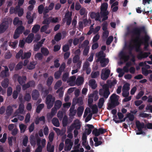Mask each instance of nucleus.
I'll return each instance as SVG.
<instances>
[{
	"mask_svg": "<svg viewBox=\"0 0 152 152\" xmlns=\"http://www.w3.org/2000/svg\"><path fill=\"white\" fill-rule=\"evenodd\" d=\"M108 7V4L107 3H103L102 4L100 7V13H102L104 12H109L107 10V9Z\"/></svg>",
	"mask_w": 152,
	"mask_h": 152,
	"instance_id": "obj_13",
	"label": "nucleus"
},
{
	"mask_svg": "<svg viewBox=\"0 0 152 152\" xmlns=\"http://www.w3.org/2000/svg\"><path fill=\"white\" fill-rule=\"evenodd\" d=\"M62 72L58 70L54 74V77L56 79H58L61 75Z\"/></svg>",
	"mask_w": 152,
	"mask_h": 152,
	"instance_id": "obj_50",
	"label": "nucleus"
},
{
	"mask_svg": "<svg viewBox=\"0 0 152 152\" xmlns=\"http://www.w3.org/2000/svg\"><path fill=\"white\" fill-rule=\"evenodd\" d=\"M41 52L44 56H48L49 53V51L48 49L44 48H41Z\"/></svg>",
	"mask_w": 152,
	"mask_h": 152,
	"instance_id": "obj_41",
	"label": "nucleus"
},
{
	"mask_svg": "<svg viewBox=\"0 0 152 152\" xmlns=\"http://www.w3.org/2000/svg\"><path fill=\"white\" fill-rule=\"evenodd\" d=\"M44 104H39L37 106V107L36 112L37 113H40V111L42 110V109L44 108Z\"/></svg>",
	"mask_w": 152,
	"mask_h": 152,
	"instance_id": "obj_44",
	"label": "nucleus"
},
{
	"mask_svg": "<svg viewBox=\"0 0 152 152\" xmlns=\"http://www.w3.org/2000/svg\"><path fill=\"white\" fill-rule=\"evenodd\" d=\"M69 76V74L68 72H66L63 74L62 79L63 81L64 82H66L68 79Z\"/></svg>",
	"mask_w": 152,
	"mask_h": 152,
	"instance_id": "obj_46",
	"label": "nucleus"
},
{
	"mask_svg": "<svg viewBox=\"0 0 152 152\" xmlns=\"http://www.w3.org/2000/svg\"><path fill=\"white\" fill-rule=\"evenodd\" d=\"M142 72L144 75L147 76L149 74L152 73V71L151 70H148L145 68H142Z\"/></svg>",
	"mask_w": 152,
	"mask_h": 152,
	"instance_id": "obj_23",
	"label": "nucleus"
},
{
	"mask_svg": "<svg viewBox=\"0 0 152 152\" xmlns=\"http://www.w3.org/2000/svg\"><path fill=\"white\" fill-rule=\"evenodd\" d=\"M86 126L88 127V129H86L85 130H87V134L88 135L91 134L92 131V129H94V127L93 125L89 124H87Z\"/></svg>",
	"mask_w": 152,
	"mask_h": 152,
	"instance_id": "obj_27",
	"label": "nucleus"
},
{
	"mask_svg": "<svg viewBox=\"0 0 152 152\" xmlns=\"http://www.w3.org/2000/svg\"><path fill=\"white\" fill-rule=\"evenodd\" d=\"M34 136L31 135L30 137V142L32 145H35L36 144V139Z\"/></svg>",
	"mask_w": 152,
	"mask_h": 152,
	"instance_id": "obj_31",
	"label": "nucleus"
},
{
	"mask_svg": "<svg viewBox=\"0 0 152 152\" xmlns=\"http://www.w3.org/2000/svg\"><path fill=\"white\" fill-rule=\"evenodd\" d=\"M120 59L123 60L124 62L127 61L129 59V55H126V53L123 51H121L119 53Z\"/></svg>",
	"mask_w": 152,
	"mask_h": 152,
	"instance_id": "obj_10",
	"label": "nucleus"
},
{
	"mask_svg": "<svg viewBox=\"0 0 152 152\" xmlns=\"http://www.w3.org/2000/svg\"><path fill=\"white\" fill-rule=\"evenodd\" d=\"M54 103V107L58 109L61 107L62 104L61 102L59 100H56Z\"/></svg>",
	"mask_w": 152,
	"mask_h": 152,
	"instance_id": "obj_39",
	"label": "nucleus"
},
{
	"mask_svg": "<svg viewBox=\"0 0 152 152\" xmlns=\"http://www.w3.org/2000/svg\"><path fill=\"white\" fill-rule=\"evenodd\" d=\"M40 28V26L38 24L35 25L32 28V32L35 33H36L39 30Z\"/></svg>",
	"mask_w": 152,
	"mask_h": 152,
	"instance_id": "obj_34",
	"label": "nucleus"
},
{
	"mask_svg": "<svg viewBox=\"0 0 152 152\" xmlns=\"http://www.w3.org/2000/svg\"><path fill=\"white\" fill-rule=\"evenodd\" d=\"M31 12L30 11H28L27 12L26 18L28 20L27 23L28 24H31L33 22L34 18L35 15L34 13L31 16Z\"/></svg>",
	"mask_w": 152,
	"mask_h": 152,
	"instance_id": "obj_8",
	"label": "nucleus"
},
{
	"mask_svg": "<svg viewBox=\"0 0 152 152\" xmlns=\"http://www.w3.org/2000/svg\"><path fill=\"white\" fill-rule=\"evenodd\" d=\"M65 17L67 19L66 25L68 26L69 25L71 24L72 19L71 16L69 15V12H67L65 14Z\"/></svg>",
	"mask_w": 152,
	"mask_h": 152,
	"instance_id": "obj_19",
	"label": "nucleus"
},
{
	"mask_svg": "<svg viewBox=\"0 0 152 152\" xmlns=\"http://www.w3.org/2000/svg\"><path fill=\"white\" fill-rule=\"evenodd\" d=\"M49 26H48V25H44L41 28L40 31L41 32H45L47 34H49L51 32L50 30L46 31L47 29L49 28Z\"/></svg>",
	"mask_w": 152,
	"mask_h": 152,
	"instance_id": "obj_18",
	"label": "nucleus"
},
{
	"mask_svg": "<svg viewBox=\"0 0 152 152\" xmlns=\"http://www.w3.org/2000/svg\"><path fill=\"white\" fill-rule=\"evenodd\" d=\"M80 58V56L78 55H75L73 58V62L74 63H76L80 61L79 60Z\"/></svg>",
	"mask_w": 152,
	"mask_h": 152,
	"instance_id": "obj_62",
	"label": "nucleus"
},
{
	"mask_svg": "<svg viewBox=\"0 0 152 152\" xmlns=\"http://www.w3.org/2000/svg\"><path fill=\"white\" fill-rule=\"evenodd\" d=\"M52 123L53 125L58 127L60 126V123L58 119L56 118H54L52 120Z\"/></svg>",
	"mask_w": 152,
	"mask_h": 152,
	"instance_id": "obj_25",
	"label": "nucleus"
},
{
	"mask_svg": "<svg viewBox=\"0 0 152 152\" xmlns=\"http://www.w3.org/2000/svg\"><path fill=\"white\" fill-rule=\"evenodd\" d=\"M63 126L64 127L66 126L68 124V118L66 116H64L62 120Z\"/></svg>",
	"mask_w": 152,
	"mask_h": 152,
	"instance_id": "obj_49",
	"label": "nucleus"
},
{
	"mask_svg": "<svg viewBox=\"0 0 152 152\" xmlns=\"http://www.w3.org/2000/svg\"><path fill=\"white\" fill-rule=\"evenodd\" d=\"M135 124L139 131H141L142 129L145 128V124L143 122L140 123L139 121H137L136 122Z\"/></svg>",
	"mask_w": 152,
	"mask_h": 152,
	"instance_id": "obj_16",
	"label": "nucleus"
},
{
	"mask_svg": "<svg viewBox=\"0 0 152 152\" xmlns=\"http://www.w3.org/2000/svg\"><path fill=\"white\" fill-rule=\"evenodd\" d=\"M84 109V107L82 106H80L77 108V115L78 116L80 117L82 115Z\"/></svg>",
	"mask_w": 152,
	"mask_h": 152,
	"instance_id": "obj_29",
	"label": "nucleus"
},
{
	"mask_svg": "<svg viewBox=\"0 0 152 152\" xmlns=\"http://www.w3.org/2000/svg\"><path fill=\"white\" fill-rule=\"evenodd\" d=\"M110 71L109 69H106L104 72H102L101 75V78L103 80H106L109 77Z\"/></svg>",
	"mask_w": 152,
	"mask_h": 152,
	"instance_id": "obj_11",
	"label": "nucleus"
},
{
	"mask_svg": "<svg viewBox=\"0 0 152 152\" xmlns=\"http://www.w3.org/2000/svg\"><path fill=\"white\" fill-rule=\"evenodd\" d=\"M24 108V104L21 103H20L18 109L17 111H18V113L22 114L23 113Z\"/></svg>",
	"mask_w": 152,
	"mask_h": 152,
	"instance_id": "obj_32",
	"label": "nucleus"
},
{
	"mask_svg": "<svg viewBox=\"0 0 152 152\" xmlns=\"http://www.w3.org/2000/svg\"><path fill=\"white\" fill-rule=\"evenodd\" d=\"M50 89V88H49L48 89H46V87H45L43 90L41 92L42 94H43L44 96H47L48 95L49 93V91Z\"/></svg>",
	"mask_w": 152,
	"mask_h": 152,
	"instance_id": "obj_42",
	"label": "nucleus"
},
{
	"mask_svg": "<svg viewBox=\"0 0 152 152\" xmlns=\"http://www.w3.org/2000/svg\"><path fill=\"white\" fill-rule=\"evenodd\" d=\"M104 102V98L102 97L99 99L98 104V107L100 109L102 107Z\"/></svg>",
	"mask_w": 152,
	"mask_h": 152,
	"instance_id": "obj_33",
	"label": "nucleus"
},
{
	"mask_svg": "<svg viewBox=\"0 0 152 152\" xmlns=\"http://www.w3.org/2000/svg\"><path fill=\"white\" fill-rule=\"evenodd\" d=\"M9 84V80L8 78H6L1 82V85L3 87L6 88L8 87Z\"/></svg>",
	"mask_w": 152,
	"mask_h": 152,
	"instance_id": "obj_22",
	"label": "nucleus"
},
{
	"mask_svg": "<svg viewBox=\"0 0 152 152\" xmlns=\"http://www.w3.org/2000/svg\"><path fill=\"white\" fill-rule=\"evenodd\" d=\"M53 80V77L52 76H50L48 79L46 84L47 86L49 87L52 84Z\"/></svg>",
	"mask_w": 152,
	"mask_h": 152,
	"instance_id": "obj_38",
	"label": "nucleus"
},
{
	"mask_svg": "<svg viewBox=\"0 0 152 152\" xmlns=\"http://www.w3.org/2000/svg\"><path fill=\"white\" fill-rule=\"evenodd\" d=\"M30 115L29 113H27L25 116V123L27 124L30 121Z\"/></svg>",
	"mask_w": 152,
	"mask_h": 152,
	"instance_id": "obj_64",
	"label": "nucleus"
},
{
	"mask_svg": "<svg viewBox=\"0 0 152 152\" xmlns=\"http://www.w3.org/2000/svg\"><path fill=\"white\" fill-rule=\"evenodd\" d=\"M31 55V53L30 52L25 53L23 56H21V59H24L29 58L30 57Z\"/></svg>",
	"mask_w": 152,
	"mask_h": 152,
	"instance_id": "obj_52",
	"label": "nucleus"
},
{
	"mask_svg": "<svg viewBox=\"0 0 152 152\" xmlns=\"http://www.w3.org/2000/svg\"><path fill=\"white\" fill-rule=\"evenodd\" d=\"M13 111V109L12 107L9 105L8 106L6 110V113L7 115H11Z\"/></svg>",
	"mask_w": 152,
	"mask_h": 152,
	"instance_id": "obj_37",
	"label": "nucleus"
},
{
	"mask_svg": "<svg viewBox=\"0 0 152 152\" xmlns=\"http://www.w3.org/2000/svg\"><path fill=\"white\" fill-rule=\"evenodd\" d=\"M76 103L78 105H81L83 104V99L82 97H80L75 99Z\"/></svg>",
	"mask_w": 152,
	"mask_h": 152,
	"instance_id": "obj_43",
	"label": "nucleus"
},
{
	"mask_svg": "<svg viewBox=\"0 0 152 152\" xmlns=\"http://www.w3.org/2000/svg\"><path fill=\"white\" fill-rule=\"evenodd\" d=\"M89 85L93 89H95L97 87V85L96 84V81L94 79H91L89 80Z\"/></svg>",
	"mask_w": 152,
	"mask_h": 152,
	"instance_id": "obj_20",
	"label": "nucleus"
},
{
	"mask_svg": "<svg viewBox=\"0 0 152 152\" xmlns=\"http://www.w3.org/2000/svg\"><path fill=\"white\" fill-rule=\"evenodd\" d=\"M28 142V138L27 136H25L23 138V141L22 144L23 145L25 146L26 147L27 146V143Z\"/></svg>",
	"mask_w": 152,
	"mask_h": 152,
	"instance_id": "obj_47",
	"label": "nucleus"
},
{
	"mask_svg": "<svg viewBox=\"0 0 152 152\" xmlns=\"http://www.w3.org/2000/svg\"><path fill=\"white\" fill-rule=\"evenodd\" d=\"M93 114H96L98 111V110L97 105L95 104L93 105L91 107Z\"/></svg>",
	"mask_w": 152,
	"mask_h": 152,
	"instance_id": "obj_55",
	"label": "nucleus"
},
{
	"mask_svg": "<svg viewBox=\"0 0 152 152\" xmlns=\"http://www.w3.org/2000/svg\"><path fill=\"white\" fill-rule=\"evenodd\" d=\"M118 96L115 94H112L110 97V101H118V99L117 98V97Z\"/></svg>",
	"mask_w": 152,
	"mask_h": 152,
	"instance_id": "obj_56",
	"label": "nucleus"
},
{
	"mask_svg": "<svg viewBox=\"0 0 152 152\" xmlns=\"http://www.w3.org/2000/svg\"><path fill=\"white\" fill-rule=\"evenodd\" d=\"M90 48L89 47H87L84 48V49L83 51V55L84 56H86L88 55Z\"/></svg>",
	"mask_w": 152,
	"mask_h": 152,
	"instance_id": "obj_60",
	"label": "nucleus"
},
{
	"mask_svg": "<svg viewBox=\"0 0 152 152\" xmlns=\"http://www.w3.org/2000/svg\"><path fill=\"white\" fill-rule=\"evenodd\" d=\"M23 65V63L22 62H19L18 63L15 67V70L16 71L18 70L21 69Z\"/></svg>",
	"mask_w": 152,
	"mask_h": 152,
	"instance_id": "obj_54",
	"label": "nucleus"
},
{
	"mask_svg": "<svg viewBox=\"0 0 152 152\" xmlns=\"http://www.w3.org/2000/svg\"><path fill=\"white\" fill-rule=\"evenodd\" d=\"M107 26L108 23L107 22L105 21L104 22L102 25V29L104 31L107 30Z\"/></svg>",
	"mask_w": 152,
	"mask_h": 152,
	"instance_id": "obj_57",
	"label": "nucleus"
},
{
	"mask_svg": "<svg viewBox=\"0 0 152 152\" xmlns=\"http://www.w3.org/2000/svg\"><path fill=\"white\" fill-rule=\"evenodd\" d=\"M113 39V37L112 36H109L107 39L106 44L107 45H110Z\"/></svg>",
	"mask_w": 152,
	"mask_h": 152,
	"instance_id": "obj_63",
	"label": "nucleus"
},
{
	"mask_svg": "<svg viewBox=\"0 0 152 152\" xmlns=\"http://www.w3.org/2000/svg\"><path fill=\"white\" fill-rule=\"evenodd\" d=\"M81 125L80 121L78 119L75 120L74 123L72 124L69 127L70 130H72L75 128L76 129H80Z\"/></svg>",
	"mask_w": 152,
	"mask_h": 152,
	"instance_id": "obj_6",
	"label": "nucleus"
},
{
	"mask_svg": "<svg viewBox=\"0 0 152 152\" xmlns=\"http://www.w3.org/2000/svg\"><path fill=\"white\" fill-rule=\"evenodd\" d=\"M119 104L118 101H110V103L108 104L107 109L108 110H111L118 106Z\"/></svg>",
	"mask_w": 152,
	"mask_h": 152,
	"instance_id": "obj_9",
	"label": "nucleus"
},
{
	"mask_svg": "<svg viewBox=\"0 0 152 152\" xmlns=\"http://www.w3.org/2000/svg\"><path fill=\"white\" fill-rule=\"evenodd\" d=\"M151 53L149 52L143 53L142 51H141L140 53L138 55L137 58L138 59L141 60L142 58L147 57Z\"/></svg>",
	"mask_w": 152,
	"mask_h": 152,
	"instance_id": "obj_12",
	"label": "nucleus"
},
{
	"mask_svg": "<svg viewBox=\"0 0 152 152\" xmlns=\"http://www.w3.org/2000/svg\"><path fill=\"white\" fill-rule=\"evenodd\" d=\"M9 22L5 21L0 24V34L4 33L8 28Z\"/></svg>",
	"mask_w": 152,
	"mask_h": 152,
	"instance_id": "obj_5",
	"label": "nucleus"
},
{
	"mask_svg": "<svg viewBox=\"0 0 152 152\" xmlns=\"http://www.w3.org/2000/svg\"><path fill=\"white\" fill-rule=\"evenodd\" d=\"M109 12H104L102 13H100L101 17H103L102 19V21L104 22L105 20L108 19V17L107 15L109 14Z\"/></svg>",
	"mask_w": 152,
	"mask_h": 152,
	"instance_id": "obj_28",
	"label": "nucleus"
},
{
	"mask_svg": "<svg viewBox=\"0 0 152 152\" xmlns=\"http://www.w3.org/2000/svg\"><path fill=\"white\" fill-rule=\"evenodd\" d=\"M51 22V17L46 18L44 19V20L42 22V24H45V25H48L49 26V25Z\"/></svg>",
	"mask_w": 152,
	"mask_h": 152,
	"instance_id": "obj_40",
	"label": "nucleus"
},
{
	"mask_svg": "<svg viewBox=\"0 0 152 152\" xmlns=\"http://www.w3.org/2000/svg\"><path fill=\"white\" fill-rule=\"evenodd\" d=\"M36 64V63L34 61L31 62L30 64L28 65L27 68L30 70L32 69L35 68Z\"/></svg>",
	"mask_w": 152,
	"mask_h": 152,
	"instance_id": "obj_36",
	"label": "nucleus"
},
{
	"mask_svg": "<svg viewBox=\"0 0 152 152\" xmlns=\"http://www.w3.org/2000/svg\"><path fill=\"white\" fill-rule=\"evenodd\" d=\"M61 38V35L60 33H58L54 37V39L57 42L60 40Z\"/></svg>",
	"mask_w": 152,
	"mask_h": 152,
	"instance_id": "obj_53",
	"label": "nucleus"
},
{
	"mask_svg": "<svg viewBox=\"0 0 152 152\" xmlns=\"http://www.w3.org/2000/svg\"><path fill=\"white\" fill-rule=\"evenodd\" d=\"M130 42L131 43H132L134 44V46H132L134 47H134L135 48L136 52H140L141 51V50L140 49V47L141 45L139 42H137L136 43H134L132 41L131 37Z\"/></svg>",
	"mask_w": 152,
	"mask_h": 152,
	"instance_id": "obj_14",
	"label": "nucleus"
},
{
	"mask_svg": "<svg viewBox=\"0 0 152 152\" xmlns=\"http://www.w3.org/2000/svg\"><path fill=\"white\" fill-rule=\"evenodd\" d=\"M130 89L129 85L128 83L124 84L122 88V91H129Z\"/></svg>",
	"mask_w": 152,
	"mask_h": 152,
	"instance_id": "obj_59",
	"label": "nucleus"
},
{
	"mask_svg": "<svg viewBox=\"0 0 152 152\" xmlns=\"http://www.w3.org/2000/svg\"><path fill=\"white\" fill-rule=\"evenodd\" d=\"M24 30V27L21 25L17 28L15 31L21 34L23 32Z\"/></svg>",
	"mask_w": 152,
	"mask_h": 152,
	"instance_id": "obj_24",
	"label": "nucleus"
},
{
	"mask_svg": "<svg viewBox=\"0 0 152 152\" xmlns=\"http://www.w3.org/2000/svg\"><path fill=\"white\" fill-rule=\"evenodd\" d=\"M19 127L20 129V132L21 133H24L26 129V126L23 124L19 125Z\"/></svg>",
	"mask_w": 152,
	"mask_h": 152,
	"instance_id": "obj_45",
	"label": "nucleus"
},
{
	"mask_svg": "<svg viewBox=\"0 0 152 152\" xmlns=\"http://www.w3.org/2000/svg\"><path fill=\"white\" fill-rule=\"evenodd\" d=\"M75 106L72 105L69 109V115L71 117L74 116L76 113V110H75Z\"/></svg>",
	"mask_w": 152,
	"mask_h": 152,
	"instance_id": "obj_17",
	"label": "nucleus"
},
{
	"mask_svg": "<svg viewBox=\"0 0 152 152\" xmlns=\"http://www.w3.org/2000/svg\"><path fill=\"white\" fill-rule=\"evenodd\" d=\"M55 101V98L52 95L49 94L46 98L45 103L47 105V107L48 109H50L53 106Z\"/></svg>",
	"mask_w": 152,
	"mask_h": 152,
	"instance_id": "obj_4",
	"label": "nucleus"
},
{
	"mask_svg": "<svg viewBox=\"0 0 152 152\" xmlns=\"http://www.w3.org/2000/svg\"><path fill=\"white\" fill-rule=\"evenodd\" d=\"M32 99L34 100H37L39 96V94L38 90L34 89L33 90L32 93Z\"/></svg>",
	"mask_w": 152,
	"mask_h": 152,
	"instance_id": "obj_15",
	"label": "nucleus"
},
{
	"mask_svg": "<svg viewBox=\"0 0 152 152\" xmlns=\"http://www.w3.org/2000/svg\"><path fill=\"white\" fill-rule=\"evenodd\" d=\"M99 72L97 71L95 72H92L91 74V77L92 78H96L99 75Z\"/></svg>",
	"mask_w": 152,
	"mask_h": 152,
	"instance_id": "obj_51",
	"label": "nucleus"
},
{
	"mask_svg": "<svg viewBox=\"0 0 152 152\" xmlns=\"http://www.w3.org/2000/svg\"><path fill=\"white\" fill-rule=\"evenodd\" d=\"M69 46L68 44H65L63 46L62 50L64 52H69Z\"/></svg>",
	"mask_w": 152,
	"mask_h": 152,
	"instance_id": "obj_58",
	"label": "nucleus"
},
{
	"mask_svg": "<svg viewBox=\"0 0 152 152\" xmlns=\"http://www.w3.org/2000/svg\"><path fill=\"white\" fill-rule=\"evenodd\" d=\"M34 37V34H29L26 39V42L28 43H31L33 40Z\"/></svg>",
	"mask_w": 152,
	"mask_h": 152,
	"instance_id": "obj_30",
	"label": "nucleus"
},
{
	"mask_svg": "<svg viewBox=\"0 0 152 152\" xmlns=\"http://www.w3.org/2000/svg\"><path fill=\"white\" fill-rule=\"evenodd\" d=\"M14 77H18V80L20 85H23L25 83L26 80V76H19L18 74H15L14 75Z\"/></svg>",
	"mask_w": 152,
	"mask_h": 152,
	"instance_id": "obj_7",
	"label": "nucleus"
},
{
	"mask_svg": "<svg viewBox=\"0 0 152 152\" xmlns=\"http://www.w3.org/2000/svg\"><path fill=\"white\" fill-rule=\"evenodd\" d=\"M98 59L97 62L99 61L102 67H104L108 64L109 60L108 59L105 58V56L104 55V52L102 51H100L97 55Z\"/></svg>",
	"mask_w": 152,
	"mask_h": 152,
	"instance_id": "obj_2",
	"label": "nucleus"
},
{
	"mask_svg": "<svg viewBox=\"0 0 152 152\" xmlns=\"http://www.w3.org/2000/svg\"><path fill=\"white\" fill-rule=\"evenodd\" d=\"M16 10L18 13V15L19 17H21L23 14V10L20 8V7L16 8Z\"/></svg>",
	"mask_w": 152,
	"mask_h": 152,
	"instance_id": "obj_35",
	"label": "nucleus"
},
{
	"mask_svg": "<svg viewBox=\"0 0 152 152\" xmlns=\"http://www.w3.org/2000/svg\"><path fill=\"white\" fill-rule=\"evenodd\" d=\"M147 34V29L145 25L128 30L127 32V34L131 37L132 41L134 43L139 42L141 45H144V49L146 51L148 50L149 42L150 39V37Z\"/></svg>",
	"mask_w": 152,
	"mask_h": 152,
	"instance_id": "obj_1",
	"label": "nucleus"
},
{
	"mask_svg": "<svg viewBox=\"0 0 152 152\" xmlns=\"http://www.w3.org/2000/svg\"><path fill=\"white\" fill-rule=\"evenodd\" d=\"M83 78L82 77H80L77 79L76 81V83L77 86H80L83 83Z\"/></svg>",
	"mask_w": 152,
	"mask_h": 152,
	"instance_id": "obj_26",
	"label": "nucleus"
},
{
	"mask_svg": "<svg viewBox=\"0 0 152 152\" xmlns=\"http://www.w3.org/2000/svg\"><path fill=\"white\" fill-rule=\"evenodd\" d=\"M110 93L109 90V87L106 84H104L102 86V88L99 89V95L106 99L108 98Z\"/></svg>",
	"mask_w": 152,
	"mask_h": 152,
	"instance_id": "obj_3",
	"label": "nucleus"
},
{
	"mask_svg": "<svg viewBox=\"0 0 152 152\" xmlns=\"http://www.w3.org/2000/svg\"><path fill=\"white\" fill-rule=\"evenodd\" d=\"M22 21L20 20L18 17H15L13 20V24L14 26L17 25H22Z\"/></svg>",
	"mask_w": 152,
	"mask_h": 152,
	"instance_id": "obj_21",
	"label": "nucleus"
},
{
	"mask_svg": "<svg viewBox=\"0 0 152 152\" xmlns=\"http://www.w3.org/2000/svg\"><path fill=\"white\" fill-rule=\"evenodd\" d=\"M66 65L65 62H63L59 67V69L58 70L62 72L64 71L65 69L66 68Z\"/></svg>",
	"mask_w": 152,
	"mask_h": 152,
	"instance_id": "obj_48",
	"label": "nucleus"
},
{
	"mask_svg": "<svg viewBox=\"0 0 152 152\" xmlns=\"http://www.w3.org/2000/svg\"><path fill=\"white\" fill-rule=\"evenodd\" d=\"M59 60L58 58H57L54 61V65L55 68H58L60 66V64L59 63Z\"/></svg>",
	"mask_w": 152,
	"mask_h": 152,
	"instance_id": "obj_61",
	"label": "nucleus"
}]
</instances>
